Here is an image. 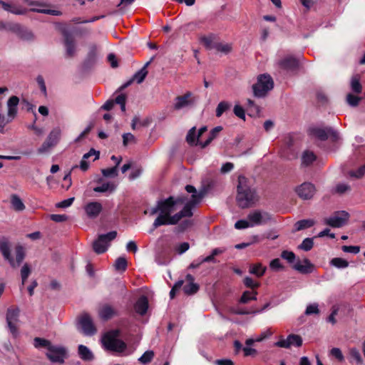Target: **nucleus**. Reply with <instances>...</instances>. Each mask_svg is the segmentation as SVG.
Segmentation results:
<instances>
[{
    "label": "nucleus",
    "instance_id": "nucleus-1",
    "mask_svg": "<svg viewBox=\"0 0 365 365\" xmlns=\"http://www.w3.org/2000/svg\"><path fill=\"white\" fill-rule=\"evenodd\" d=\"M185 200L182 197H169L165 200L159 201L157 206L151 210L152 215L158 213V216L153 224V229L162 225H176L182 217H192L193 213L190 211L189 206H184L180 212L171 215L173 212L178 210L179 206L185 203Z\"/></svg>",
    "mask_w": 365,
    "mask_h": 365
},
{
    "label": "nucleus",
    "instance_id": "nucleus-2",
    "mask_svg": "<svg viewBox=\"0 0 365 365\" xmlns=\"http://www.w3.org/2000/svg\"><path fill=\"white\" fill-rule=\"evenodd\" d=\"M258 200L256 191L250 184L249 180L245 176L238 178L237 202L242 208L249 207Z\"/></svg>",
    "mask_w": 365,
    "mask_h": 365
},
{
    "label": "nucleus",
    "instance_id": "nucleus-3",
    "mask_svg": "<svg viewBox=\"0 0 365 365\" xmlns=\"http://www.w3.org/2000/svg\"><path fill=\"white\" fill-rule=\"evenodd\" d=\"M118 331H111L106 333L103 339L102 344L106 350L121 353L124 351L127 347L125 343L118 339Z\"/></svg>",
    "mask_w": 365,
    "mask_h": 365
},
{
    "label": "nucleus",
    "instance_id": "nucleus-4",
    "mask_svg": "<svg viewBox=\"0 0 365 365\" xmlns=\"http://www.w3.org/2000/svg\"><path fill=\"white\" fill-rule=\"evenodd\" d=\"M274 82L269 75L262 74L257 78V82L253 85L252 89L256 97H264L268 91L272 90Z\"/></svg>",
    "mask_w": 365,
    "mask_h": 365
},
{
    "label": "nucleus",
    "instance_id": "nucleus-5",
    "mask_svg": "<svg viewBox=\"0 0 365 365\" xmlns=\"http://www.w3.org/2000/svg\"><path fill=\"white\" fill-rule=\"evenodd\" d=\"M117 236L115 231H111L107 234L101 235L98 238L93 242V247L97 254L105 252L110 241L114 240Z\"/></svg>",
    "mask_w": 365,
    "mask_h": 365
},
{
    "label": "nucleus",
    "instance_id": "nucleus-6",
    "mask_svg": "<svg viewBox=\"0 0 365 365\" xmlns=\"http://www.w3.org/2000/svg\"><path fill=\"white\" fill-rule=\"evenodd\" d=\"M20 310L18 307L8 308L6 314V319L9 329L14 338L19 335V331L16 324L19 322Z\"/></svg>",
    "mask_w": 365,
    "mask_h": 365
},
{
    "label": "nucleus",
    "instance_id": "nucleus-7",
    "mask_svg": "<svg viewBox=\"0 0 365 365\" xmlns=\"http://www.w3.org/2000/svg\"><path fill=\"white\" fill-rule=\"evenodd\" d=\"M61 136V130L59 129L53 130L48 135L45 142L38 149V153L43 154L48 152L51 148L54 147L58 142Z\"/></svg>",
    "mask_w": 365,
    "mask_h": 365
},
{
    "label": "nucleus",
    "instance_id": "nucleus-8",
    "mask_svg": "<svg viewBox=\"0 0 365 365\" xmlns=\"http://www.w3.org/2000/svg\"><path fill=\"white\" fill-rule=\"evenodd\" d=\"M349 215L346 211L335 212L332 216L325 220V223L332 227H341L348 221Z\"/></svg>",
    "mask_w": 365,
    "mask_h": 365
},
{
    "label": "nucleus",
    "instance_id": "nucleus-9",
    "mask_svg": "<svg viewBox=\"0 0 365 365\" xmlns=\"http://www.w3.org/2000/svg\"><path fill=\"white\" fill-rule=\"evenodd\" d=\"M311 134L320 140H325L328 138H331L333 141H336L339 138L337 132L331 128H314L311 130Z\"/></svg>",
    "mask_w": 365,
    "mask_h": 365
},
{
    "label": "nucleus",
    "instance_id": "nucleus-10",
    "mask_svg": "<svg viewBox=\"0 0 365 365\" xmlns=\"http://www.w3.org/2000/svg\"><path fill=\"white\" fill-rule=\"evenodd\" d=\"M302 338L297 334H289L287 339H281L274 344V346L289 349L292 346L299 347L302 345Z\"/></svg>",
    "mask_w": 365,
    "mask_h": 365
},
{
    "label": "nucleus",
    "instance_id": "nucleus-11",
    "mask_svg": "<svg viewBox=\"0 0 365 365\" xmlns=\"http://www.w3.org/2000/svg\"><path fill=\"white\" fill-rule=\"evenodd\" d=\"M79 324L85 335L92 336L96 332V329L89 314H83L79 318Z\"/></svg>",
    "mask_w": 365,
    "mask_h": 365
},
{
    "label": "nucleus",
    "instance_id": "nucleus-12",
    "mask_svg": "<svg viewBox=\"0 0 365 365\" xmlns=\"http://www.w3.org/2000/svg\"><path fill=\"white\" fill-rule=\"evenodd\" d=\"M195 102V98L191 92H187L183 96H178L175 99L173 108L179 110L186 107L192 106Z\"/></svg>",
    "mask_w": 365,
    "mask_h": 365
},
{
    "label": "nucleus",
    "instance_id": "nucleus-13",
    "mask_svg": "<svg viewBox=\"0 0 365 365\" xmlns=\"http://www.w3.org/2000/svg\"><path fill=\"white\" fill-rule=\"evenodd\" d=\"M98 314L101 319L107 321L114 317L118 316V311L114 306L108 303H105L100 305L98 309Z\"/></svg>",
    "mask_w": 365,
    "mask_h": 365
},
{
    "label": "nucleus",
    "instance_id": "nucleus-14",
    "mask_svg": "<svg viewBox=\"0 0 365 365\" xmlns=\"http://www.w3.org/2000/svg\"><path fill=\"white\" fill-rule=\"evenodd\" d=\"M271 219L270 215L267 212H262L259 210L251 212L247 215V220L251 227L261 225Z\"/></svg>",
    "mask_w": 365,
    "mask_h": 365
},
{
    "label": "nucleus",
    "instance_id": "nucleus-15",
    "mask_svg": "<svg viewBox=\"0 0 365 365\" xmlns=\"http://www.w3.org/2000/svg\"><path fill=\"white\" fill-rule=\"evenodd\" d=\"M66 354V349L62 346H56L51 344L46 353L47 357L53 362L63 363Z\"/></svg>",
    "mask_w": 365,
    "mask_h": 365
},
{
    "label": "nucleus",
    "instance_id": "nucleus-16",
    "mask_svg": "<svg viewBox=\"0 0 365 365\" xmlns=\"http://www.w3.org/2000/svg\"><path fill=\"white\" fill-rule=\"evenodd\" d=\"M185 190L189 193H192V196L191 198L185 203L184 206H189L190 211L192 212V209L195 208L202 199L203 193L197 192L195 187L190 185H186Z\"/></svg>",
    "mask_w": 365,
    "mask_h": 365
},
{
    "label": "nucleus",
    "instance_id": "nucleus-17",
    "mask_svg": "<svg viewBox=\"0 0 365 365\" xmlns=\"http://www.w3.org/2000/svg\"><path fill=\"white\" fill-rule=\"evenodd\" d=\"M297 195L304 200L311 199L315 193L314 185L310 182H304L297 187Z\"/></svg>",
    "mask_w": 365,
    "mask_h": 365
},
{
    "label": "nucleus",
    "instance_id": "nucleus-18",
    "mask_svg": "<svg viewBox=\"0 0 365 365\" xmlns=\"http://www.w3.org/2000/svg\"><path fill=\"white\" fill-rule=\"evenodd\" d=\"M293 268L302 274H309L313 272L314 265L308 259H304L303 261H297Z\"/></svg>",
    "mask_w": 365,
    "mask_h": 365
},
{
    "label": "nucleus",
    "instance_id": "nucleus-19",
    "mask_svg": "<svg viewBox=\"0 0 365 365\" xmlns=\"http://www.w3.org/2000/svg\"><path fill=\"white\" fill-rule=\"evenodd\" d=\"M185 279L187 284L183 287L184 292L187 295L195 294L199 290V285L194 282V277L190 274H187Z\"/></svg>",
    "mask_w": 365,
    "mask_h": 365
},
{
    "label": "nucleus",
    "instance_id": "nucleus-20",
    "mask_svg": "<svg viewBox=\"0 0 365 365\" xmlns=\"http://www.w3.org/2000/svg\"><path fill=\"white\" fill-rule=\"evenodd\" d=\"M0 252H1L4 257L9 262L11 266L16 267L14 260L11 256L10 245L9 242L5 239H3L0 241Z\"/></svg>",
    "mask_w": 365,
    "mask_h": 365
},
{
    "label": "nucleus",
    "instance_id": "nucleus-21",
    "mask_svg": "<svg viewBox=\"0 0 365 365\" xmlns=\"http://www.w3.org/2000/svg\"><path fill=\"white\" fill-rule=\"evenodd\" d=\"M102 205L98 202H89L85 206V211L91 218H96L101 212Z\"/></svg>",
    "mask_w": 365,
    "mask_h": 365
},
{
    "label": "nucleus",
    "instance_id": "nucleus-22",
    "mask_svg": "<svg viewBox=\"0 0 365 365\" xmlns=\"http://www.w3.org/2000/svg\"><path fill=\"white\" fill-rule=\"evenodd\" d=\"M280 68L284 70H294L298 67L297 60L292 56H287L278 62Z\"/></svg>",
    "mask_w": 365,
    "mask_h": 365
},
{
    "label": "nucleus",
    "instance_id": "nucleus-23",
    "mask_svg": "<svg viewBox=\"0 0 365 365\" xmlns=\"http://www.w3.org/2000/svg\"><path fill=\"white\" fill-rule=\"evenodd\" d=\"M64 44L66 46V56L73 57L76 52V46L73 38L68 32H64Z\"/></svg>",
    "mask_w": 365,
    "mask_h": 365
},
{
    "label": "nucleus",
    "instance_id": "nucleus-24",
    "mask_svg": "<svg viewBox=\"0 0 365 365\" xmlns=\"http://www.w3.org/2000/svg\"><path fill=\"white\" fill-rule=\"evenodd\" d=\"M92 155H95L93 161L98 160L100 156V153L96 151L93 148H91L87 153L84 154L82 160L80 162L79 168L82 171H86L89 168V163L87 162V159H88Z\"/></svg>",
    "mask_w": 365,
    "mask_h": 365
},
{
    "label": "nucleus",
    "instance_id": "nucleus-25",
    "mask_svg": "<svg viewBox=\"0 0 365 365\" xmlns=\"http://www.w3.org/2000/svg\"><path fill=\"white\" fill-rule=\"evenodd\" d=\"M148 309V300L145 296L140 297L135 304V312L140 314L144 315Z\"/></svg>",
    "mask_w": 365,
    "mask_h": 365
},
{
    "label": "nucleus",
    "instance_id": "nucleus-26",
    "mask_svg": "<svg viewBox=\"0 0 365 365\" xmlns=\"http://www.w3.org/2000/svg\"><path fill=\"white\" fill-rule=\"evenodd\" d=\"M150 61L147 62L143 68H141L138 71H137L133 76V80L135 81L138 83H141L145 78V77L148 75V70L147 68L149 66Z\"/></svg>",
    "mask_w": 365,
    "mask_h": 365
},
{
    "label": "nucleus",
    "instance_id": "nucleus-27",
    "mask_svg": "<svg viewBox=\"0 0 365 365\" xmlns=\"http://www.w3.org/2000/svg\"><path fill=\"white\" fill-rule=\"evenodd\" d=\"M350 87L351 91L356 94H359L362 92V86L360 83V76L359 74L352 76L350 81Z\"/></svg>",
    "mask_w": 365,
    "mask_h": 365
},
{
    "label": "nucleus",
    "instance_id": "nucleus-28",
    "mask_svg": "<svg viewBox=\"0 0 365 365\" xmlns=\"http://www.w3.org/2000/svg\"><path fill=\"white\" fill-rule=\"evenodd\" d=\"M317 159L316 155L310 150H305L302 155V165L309 166Z\"/></svg>",
    "mask_w": 365,
    "mask_h": 365
},
{
    "label": "nucleus",
    "instance_id": "nucleus-29",
    "mask_svg": "<svg viewBox=\"0 0 365 365\" xmlns=\"http://www.w3.org/2000/svg\"><path fill=\"white\" fill-rule=\"evenodd\" d=\"M222 130L221 126H217L214 128L210 133L208 138L204 143H200V145L201 148H204L207 145H208L219 134V133Z\"/></svg>",
    "mask_w": 365,
    "mask_h": 365
},
{
    "label": "nucleus",
    "instance_id": "nucleus-30",
    "mask_svg": "<svg viewBox=\"0 0 365 365\" xmlns=\"http://www.w3.org/2000/svg\"><path fill=\"white\" fill-rule=\"evenodd\" d=\"M78 354L83 360L90 361L93 359L92 352L87 346L84 345L78 346Z\"/></svg>",
    "mask_w": 365,
    "mask_h": 365
},
{
    "label": "nucleus",
    "instance_id": "nucleus-31",
    "mask_svg": "<svg viewBox=\"0 0 365 365\" xmlns=\"http://www.w3.org/2000/svg\"><path fill=\"white\" fill-rule=\"evenodd\" d=\"M11 204L14 210L16 211H22L25 209V205L21 199L16 195H11Z\"/></svg>",
    "mask_w": 365,
    "mask_h": 365
},
{
    "label": "nucleus",
    "instance_id": "nucleus-32",
    "mask_svg": "<svg viewBox=\"0 0 365 365\" xmlns=\"http://www.w3.org/2000/svg\"><path fill=\"white\" fill-rule=\"evenodd\" d=\"M215 39V36L213 34H210L208 36H203L200 38V42L203 43L207 49L215 48V43L214 40Z\"/></svg>",
    "mask_w": 365,
    "mask_h": 365
},
{
    "label": "nucleus",
    "instance_id": "nucleus-33",
    "mask_svg": "<svg viewBox=\"0 0 365 365\" xmlns=\"http://www.w3.org/2000/svg\"><path fill=\"white\" fill-rule=\"evenodd\" d=\"M271 335H272V332L268 331V330L265 331H263L259 336H257L254 339H247L246 341H245V344L247 346H251L255 342H260V341H263L264 339H266L267 337H268V336H269Z\"/></svg>",
    "mask_w": 365,
    "mask_h": 365
},
{
    "label": "nucleus",
    "instance_id": "nucleus-34",
    "mask_svg": "<svg viewBox=\"0 0 365 365\" xmlns=\"http://www.w3.org/2000/svg\"><path fill=\"white\" fill-rule=\"evenodd\" d=\"M266 271V267L262 266V264L258 263L250 266V272L257 277H262Z\"/></svg>",
    "mask_w": 365,
    "mask_h": 365
},
{
    "label": "nucleus",
    "instance_id": "nucleus-35",
    "mask_svg": "<svg viewBox=\"0 0 365 365\" xmlns=\"http://www.w3.org/2000/svg\"><path fill=\"white\" fill-rule=\"evenodd\" d=\"M251 300H257V292L245 291L243 292L240 302L242 304H247Z\"/></svg>",
    "mask_w": 365,
    "mask_h": 365
},
{
    "label": "nucleus",
    "instance_id": "nucleus-36",
    "mask_svg": "<svg viewBox=\"0 0 365 365\" xmlns=\"http://www.w3.org/2000/svg\"><path fill=\"white\" fill-rule=\"evenodd\" d=\"M314 225V221L312 220H302L297 221L294 226L297 231H299L308 227H311Z\"/></svg>",
    "mask_w": 365,
    "mask_h": 365
},
{
    "label": "nucleus",
    "instance_id": "nucleus-37",
    "mask_svg": "<svg viewBox=\"0 0 365 365\" xmlns=\"http://www.w3.org/2000/svg\"><path fill=\"white\" fill-rule=\"evenodd\" d=\"M0 4L2 6V8L4 9V10L11 12L12 14H23L24 13L21 9L13 6L12 5H11L8 3H6L3 1H1V0H0Z\"/></svg>",
    "mask_w": 365,
    "mask_h": 365
},
{
    "label": "nucleus",
    "instance_id": "nucleus-38",
    "mask_svg": "<svg viewBox=\"0 0 365 365\" xmlns=\"http://www.w3.org/2000/svg\"><path fill=\"white\" fill-rule=\"evenodd\" d=\"M115 189V185L111 182L103 183L100 186L93 188L95 192H104L107 191L113 192Z\"/></svg>",
    "mask_w": 365,
    "mask_h": 365
},
{
    "label": "nucleus",
    "instance_id": "nucleus-39",
    "mask_svg": "<svg viewBox=\"0 0 365 365\" xmlns=\"http://www.w3.org/2000/svg\"><path fill=\"white\" fill-rule=\"evenodd\" d=\"M34 346L36 348L45 347L47 349H48L49 346H51V343L50 341H48L47 339H43V338H39V337H36L34 339Z\"/></svg>",
    "mask_w": 365,
    "mask_h": 365
},
{
    "label": "nucleus",
    "instance_id": "nucleus-40",
    "mask_svg": "<svg viewBox=\"0 0 365 365\" xmlns=\"http://www.w3.org/2000/svg\"><path fill=\"white\" fill-rule=\"evenodd\" d=\"M197 134H196V128H195V127L192 128L189 130V132H188V133L187 135V137H186L187 142L190 145H197V144L200 145V142H197Z\"/></svg>",
    "mask_w": 365,
    "mask_h": 365
},
{
    "label": "nucleus",
    "instance_id": "nucleus-41",
    "mask_svg": "<svg viewBox=\"0 0 365 365\" xmlns=\"http://www.w3.org/2000/svg\"><path fill=\"white\" fill-rule=\"evenodd\" d=\"M330 263L332 266H334L339 269L346 268L349 266V262L346 259L340 257L333 258Z\"/></svg>",
    "mask_w": 365,
    "mask_h": 365
},
{
    "label": "nucleus",
    "instance_id": "nucleus-42",
    "mask_svg": "<svg viewBox=\"0 0 365 365\" xmlns=\"http://www.w3.org/2000/svg\"><path fill=\"white\" fill-rule=\"evenodd\" d=\"M128 263L125 257H118L114 264V267L118 271H125L127 268Z\"/></svg>",
    "mask_w": 365,
    "mask_h": 365
},
{
    "label": "nucleus",
    "instance_id": "nucleus-43",
    "mask_svg": "<svg viewBox=\"0 0 365 365\" xmlns=\"http://www.w3.org/2000/svg\"><path fill=\"white\" fill-rule=\"evenodd\" d=\"M31 269L30 266L26 263L23 265L21 269V285L24 286L27 278L31 274Z\"/></svg>",
    "mask_w": 365,
    "mask_h": 365
},
{
    "label": "nucleus",
    "instance_id": "nucleus-44",
    "mask_svg": "<svg viewBox=\"0 0 365 365\" xmlns=\"http://www.w3.org/2000/svg\"><path fill=\"white\" fill-rule=\"evenodd\" d=\"M215 49L217 51L227 54L232 51V46L229 43H216L215 44Z\"/></svg>",
    "mask_w": 365,
    "mask_h": 365
},
{
    "label": "nucleus",
    "instance_id": "nucleus-45",
    "mask_svg": "<svg viewBox=\"0 0 365 365\" xmlns=\"http://www.w3.org/2000/svg\"><path fill=\"white\" fill-rule=\"evenodd\" d=\"M25 257V253L24 248L21 246H18L16 247V260L14 262L16 264V267H18L24 260Z\"/></svg>",
    "mask_w": 365,
    "mask_h": 365
},
{
    "label": "nucleus",
    "instance_id": "nucleus-46",
    "mask_svg": "<svg viewBox=\"0 0 365 365\" xmlns=\"http://www.w3.org/2000/svg\"><path fill=\"white\" fill-rule=\"evenodd\" d=\"M230 103L227 101H221L216 108V116L220 117L222 113L230 108Z\"/></svg>",
    "mask_w": 365,
    "mask_h": 365
},
{
    "label": "nucleus",
    "instance_id": "nucleus-47",
    "mask_svg": "<svg viewBox=\"0 0 365 365\" xmlns=\"http://www.w3.org/2000/svg\"><path fill=\"white\" fill-rule=\"evenodd\" d=\"M153 356L154 352L153 351H147L138 359V361L143 364H147L151 361Z\"/></svg>",
    "mask_w": 365,
    "mask_h": 365
},
{
    "label": "nucleus",
    "instance_id": "nucleus-48",
    "mask_svg": "<svg viewBox=\"0 0 365 365\" xmlns=\"http://www.w3.org/2000/svg\"><path fill=\"white\" fill-rule=\"evenodd\" d=\"M314 245L313 238L304 239L302 244L299 246V248L304 251H309Z\"/></svg>",
    "mask_w": 365,
    "mask_h": 365
},
{
    "label": "nucleus",
    "instance_id": "nucleus-49",
    "mask_svg": "<svg viewBox=\"0 0 365 365\" xmlns=\"http://www.w3.org/2000/svg\"><path fill=\"white\" fill-rule=\"evenodd\" d=\"M123 144L124 146H127L129 143H135L136 138L130 133H124L123 135Z\"/></svg>",
    "mask_w": 365,
    "mask_h": 365
},
{
    "label": "nucleus",
    "instance_id": "nucleus-50",
    "mask_svg": "<svg viewBox=\"0 0 365 365\" xmlns=\"http://www.w3.org/2000/svg\"><path fill=\"white\" fill-rule=\"evenodd\" d=\"M361 98L354 96L351 93H349L346 96V102L351 106H356L359 103Z\"/></svg>",
    "mask_w": 365,
    "mask_h": 365
},
{
    "label": "nucleus",
    "instance_id": "nucleus-51",
    "mask_svg": "<svg viewBox=\"0 0 365 365\" xmlns=\"http://www.w3.org/2000/svg\"><path fill=\"white\" fill-rule=\"evenodd\" d=\"M269 307V304H266L262 309H256V310H253V311H251V312H249V311H246V310H242V309H239V310H237V311H235L234 312L237 314H241V315H244V314H259V313H261L265 309H267V307Z\"/></svg>",
    "mask_w": 365,
    "mask_h": 365
},
{
    "label": "nucleus",
    "instance_id": "nucleus-52",
    "mask_svg": "<svg viewBox=\"0 0 365 365\" xmlns=\"http://www.w3.org/2000/svg\"><path fill=\"white\" fill-rule=\"evenodd\" d=\"M101 172L105 177H115L118 175V167L114 166L113 168L103 169Z\"/></svg>",
    "mask_w": 365,
    "mask_h": 365
},
{
    "label": "nucleus",
    "instance_id": "nucleus-53",
    "mask_svg": "<svg viewBox=\"0 0 365 365\" xmlns=\"http://www.w3.org/2000/svg\"><path fill=\"white\" fill-rule=\"evenodd\" d=\"M350 190L349 185L345 183H339L334 187V192L338 194H344Z\"/></svg>",
    "mask_w": 365,
    "mask_h": 365
},
{
    "label": "nucleus",
    "instance_id": "nucleus-54",
    "mask_svg": "<svg viewBox=\"0 0 365 365\" xmlns=\"http://www.w3.org/2000/svg\"><path fill=\"white\" fill-rule=\"evenodd\" d=\"M281 257L283 259H286L289 263L294 262L295 257H296L295 254L293 252L287 251V250L283 251L282 252Z\"/></svg>",
    "mask_w": 365,
    "mask_h": 365
},
{
    "label": "nucleus",
    "instance_id": "nucleus-55",
    "mask_svg": "<svg viewBox=\"0 0 365 365\" xmlns=\"http://www.w3.org/2000/svg\"><path fill=\"white\" fill-rule=\"evenodd\" d=\"M269 267L274 271H279L283 269V266L279 259L276 258L272 259L269 263Z\"/></svg>",
    "mask_w": 365,
    "mask_h": 365
},
{
    "label": "nucleus",
    "instance_id": "nucleus-56",
    "mask_svg": "<svg viewBox=\"0 0 365 365\" xmlns=\"http://www.w3.org/2000/svg\"><path fill=\"white\" fill-rule=\"evenodd\" d=\"M319 313V308H318V304L317 303L309 304L307 307V309H306V311H305V314L307 315H311V314H317Z\"/></svg>",
    "mask_w": 365,
    "mask_h": 365
},
{
    "label": "nucleus",
    "instance_id": "nucleus-57",
    "mask_svg": "<svg viewBox=\"0 0 365 365\" xmlns=\"http://www.w3.org/2000/svg\"><path fill=\"white\" fill-rule=\"evenodd\" d=\"M31 10L33 11H35V12L51 14V15H53V16H58L61 14V12L59 11L53 10V9H43L33 8Z\"/></svg>",
    "mask_w": 365,
    "mask_h": 365
},
{
    "label": "nucleus",
    "instance_id": "nucleus-58",
    "mask_svg": "<svg viewBox=\"0 0 365 365\" xmlns=\"http://www.w3.org/2000/svg\"><path fill=\"white\" fill-rule=\"evenodd\" d=\"M183 284V280H178L175 283V284L173 285L170 292V297L171 299H173L175 297L176 292L178 291L182 287Z\"/></svg>",
    "mask_w": 365,
    "mask_h": 365
},
{
    "label": "nucleus",
    "instance_id": "nucleus-59",
    "mask_svg": "<svg viewBox=\"0 0 365 365\" xmlns=\"http://www.w3.org/2000/svg\"><path fill=\"white\" fill-rule=\"evenodd\" d=\"M330 354L339 361H343L344 360V355L339 348H332L330 351Z\"/></svg>",
    "mask_w": 365,
    "mask_h": 365
},
{
    "label": "nucleus",
    "instance_id": "nucleus-60",
    "mask_svg": "<svg viewBox=\"0 0 365 365\" xmlns=\"http://www.w3.org/2000/svg\"><path fill=\"white\" fill-rule=\"evenodd\" d=\"M365 174V165L359 168L356 171L350 172L349 175L356 178H361Z\"/></svg>",
    "mask_w": 365,
    "mask_h": 365
},
{
    "label": "nucleus",
    "instance_id": "nucleus-61",
    "mask_svg": "<svg viewBox=\"0 0 365 365\" xmlns=\"http://www.w3.org/2000/svg\"><path fill=\"white\" fill-rule=\"evenodd\" d=\"M250 227L251 225L248 220H240L237 221L235 224V227L237 230L245 229Z\"/></svg>",
    "mask_w": 365,
    "mask_h": 365
},
{
    "label": "nucleus",
    "instance_id": "nucleus-62",
    "mask_svg": "<svg viewBox=\"0 0 365 365\" xmlns=\"http://www.w3.org/2000/svg\"><path fill=\"white\" fill-rule=\"evenodd\" d=\"M244 284L246 287L254 289L259 286L258 282H255L251 277H246L244 279Z\"/></svg>",
    "mask_w": 365,
    "mask_h": 365
},
{
    "label": "nucleus",
    "instance_id": "nucleus-63",
    "mask_svg": "<svg viewBox=\"0 0 365 365\" xmlns=\"http://www.w3.org/2000/svg\"><path fill=\"white\" fill-rule=\"evenodd\" d=\"M50 219L56 222H61L68 220V216L66 215L53 214L50 215Z\"/></svg>",
    "mask_w": 365,
    "mask_h": 365
},
{
    "label": "nucleus",
    "instance_id": "nucleus-64",
    "mask_svg": "<svg viewBox=\"0 0 365 365\" xmlns=\"http://www.w3.org/2000/svg\"><path fill=\"white\" fill-rule=\"evenodd\" d=\"M234 113L243 120L245 119V113L243 108L239 105H235L234 107Z\"/></svg>",
    "mask_w": 365,
    "mask_h": 365
}]
</instances>
